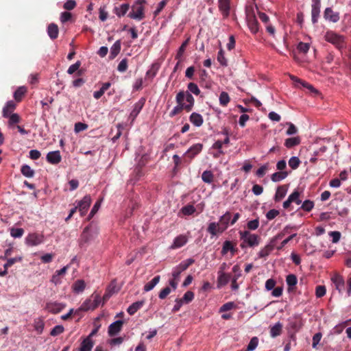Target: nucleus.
<instances>
[{
	"instance_id": "55",
	"label": "nucleus",
	"mask_w": 351,
	"mask_h": 351,
	"mask_svg": "<svg viewBox=\"0 0 351 351\" xmlns=\"http://www.w3.org/2000/svg\"><path fill=\"white\" fill-rule=\"evenodd\" d=\"M102 199L97 200L93 205L88 217V220H90L99 210L101 207Z\"/></svg>"
},
{
	"instance_id": "25",
	"label": "nucleus",
	"mask_w": 351,
	"mask_h": 351,
	"mask_svg": "<svg viewBox=\"0 0 351 351\" xmlns=\"http://www.w3.org/2000/svg\"><path fill=\"white\" fill-rule=\"evenodd\" d=\"M130 8L129 3H122L119 6H116L113 9V12L116 14L119 18L123 17L125 15Z\"/></svg>"
},
{
	"instance_id": "48",
	"label": "nucleus",
	"mask_w": 351,
	"mask_h": 351,
	"mask_svg": "<svg viewBox=\"0 0 351 351\" xmlns=\"http://www.w3.org/2000/svg\"><path fill=\"white\" fill-rule=\"evenodd\" d=\"M314 206L315 204L313 201L310 199H306L302 203L299 209L303 210L306 212H310L314 208Z\"/></svg>"
},
{
	"instance_id": "11",
	"label": "nucleus",
	"mask_w": 351,
	"mask_h": 351,
	"mask_svg": "<svg viewBox=\"0 0 351 351\" xmlns=\"http://www.w3.org/2000/svg\"><path fill=\"white\" fill-rule=\"evenodd\" d=\"M302 325V319L298 315H294L288 319V328L293 332L299 331Z\"/></svg>"
},
{
	"instance_id": "47",
	"label": "nucleus",
	"mask_w": 351,
	"mask_h": 351,
	"mask_svg": "<svg viewBox=\"0 0 351 351\" xmlns=\"http://www.w3.org/2000/svg\"><path fill=\"white\" fill-rule=\"evenodd\" d=\"M217 59L221 66L226 67L228 66V60L225 57V52L222 48H220L219 50Z\"/></svg>"
},
{
	"instance_id": "32",
	"label": "nucleus",
	"mask_w": 351,
	"mask_h": 351,
	"mask_svg": "<svg viewBox=\"0 0 351 351\" xmlns=\"http://www.w3.org/2000/svg\"><path fill=\"white\" fill-rule=\"evenodd\" d=\"M94 346V341L84 338L80 343L78 351H92Z\"/></svg>"
},
{
	"instance_id": "61",
	"label": "nucleus",
	"mask_w": 351,
	"mask_h": 351,
	"mask_svg": "<svg viewBox=\"0 0 351 351\" xmlns=\"http://www.w3.org/2000/svg\"><path fill=\"white\" fill-rule=\"evenodd\" d=\"M8 124L9 126H12L14 124L18 123L20 121V117L16 113L9 114Z\"/></svg>"
},
{
	"instance_id": "50",
	"label": "nucleus",
	"mask_w": 351,
	"mask_h": 351,
	"mask_svg": "<svg viewBox=\"0 0 351 351\" xmlns=\"http://www.w3.org/2000/svg\"><path fill=\"white\" fill-rule=\"evenodd\" d=\"M219 104L222 106H226L230 102V98L228 93L223 91L219 95Z\"/></svg>"
},
{
	"instance_id": "33",
	"label": "nucleus",
	"mask_w": 351,
	"mask_h": 351,
	"mask_svg": "<svg viewBox=\"0 0 351 351\" xmlns=\"http://www.w3.org/2000/svg\"><path fill=\"white\" fill-rule=\"evenodd\" d=\"M223 144L221 141L217 140L212 145L211 148L213 149H216L217 152L213 154V157L217 158L220 157L221 155L225 154V152L222 149Z\"/></svg>"
},
{
	"instance_id": "1",
	"label": "nucleus",
	"mask_w": 351,
	"mask_h": 351,
	"mask_svg": "<svg viewBox=\"0 0 351 351\" xmlns=\"http://www.w3.org/2000/svg\"><path fill=\"white\" fill-rule=\"evenodd\" d=\"M177 105L173 107L169 112V117H173L180 113L183 110L186 112H191L195 105V99L193 95L188 93H184V90L178 92L176 96Z\"/></svg>"
},
{
	"instance_id": "44",
	"label": "nucleus",
	"mask_w": 351,
	"mask_h": 351,
	"mask_svg": "<svg viewBox=\"0 0 351 351\" xmlns=\"http://www.w3.org/2000/svg\"><path fill=\"white\" fill-rule=\"evenodd\" d=\"M184 93H188L192 95L194 94L195 95H199L200 94V90L198 86L194 82H190L187 85V90L184 91Z\"/></svg>"
},
{
	"instance_id": "46",
	"label": "nucleus",
	"mask_w": 351,
	"mask_h": 351,
	"mask_svg": "<svg viewBox=\"0 0 351 351\" xmlns=\"http://www.w3.org/2000/svg\"><path fill=\"white\" fill-rule=\"evenodd\" d=\"M44 327L45 323L42 318L39 317L34 320V328L38 332V334L43 333Z\"/></svg>"
},
{
	"instance_id": "34",
	"label": "nucleus",
	"mask_w": 351,
	"mask_h": 351,
	"mask_svg": "<svg viewBox=\"0 0 351 351\" xmlns=\"http://www.w3.org/2000/svg\"><path fill=\"white\" fill-rule=\"evenodd\" d=\"M232 271L233 272H238V274L237 275H234V277L232 278V285H231L232 289V290H237L239 288V285L237 283V281L239 279V278L241 276V269H240L239 265H234L233 267H232Z\"/></svg>"
},
{
	"instance_id": "63",
	"label": "nucleus",
	"mask_w": 351,
	"mask_h": 351,
	"mask_svg": "<svg viewBox=\"0 0 351 351\" xmlns=\"http://www.w3.org/2000/svg\"><path fill=\"white\" fill-rule=\"evenodd\" d=\"M328 235L332 238V243H338L341 237V234L339 231H331L328 233Z\"/></svg>"
},
{
	"instance_id": "59",
	"label": "nucleus",
	"mask_w": 351,
	"mask_h": 351,
	"mask_svg": "<svg viewBox=\"0 0 351 351\" xmlns=\"http://www.w3.org/2000/svg\"><path fill=\"white\" fill-rule=\"evenodd\" d=\"M258 339L257 337H252L247 346V351H253L254 350L256 347L258 346Z\"/></svg>"
},
{
	"instance_id": "3",
	"label": "nucleus",
	"mask_w": 351,
	"mask_h": 351,
	"mask_svg": "<svg viewBox=\"0 0 351 351\" xmlns=\"http://www.w3.org/2000/svg\"><path fill=\"white\" fill-rule=\"evenodd\" d=\"M324 40L334 45L337 49L341 50L346 47L345 36L332 30H328L324 36Z\"/></svg>"
},
{
	"instance_id": "42",
	"label": "nucleus",
	"mask_w": 351,
	"mask_h": 351,
	"mask_svg": "<svg viewBox=\"0 0 351 351\" xmlns=\"http://www.w3.org/2000/svg\"><path fill=\"white\" fill-rule=\"evenodd\" d=\"M289 175L287 171H278L271 176V180L273 182H278L285 179Z\"/></svg>"
},
{
	"instance_id": "17",
	"label": "nucleus",
	"mask_w": 351,
	"mask_h": 351,
	"mask_svg": "<svg viewBox=\"0 0 351 351\" xmlns=\"http://www.w3.org/2000/svg\"><path fill=\"white\" fill-rule=\"evenodd\" d=\"M331 281L339 293H342L345 289V281L343 276L339 274H335L331 278Z\"/></svg>"
},
{
	"instance_id": "53",
	"label": "nucleus",
	"mask_w": 351,
	"mask_h": 351,
	"mask_svg": "<svg viewBox=\"0 0 351 351\" xmlns=\"http://www.w3.org/2000/svg\"><path fill=\"white\" fill-rule=\"evenodd\" d=\"M286 282L289 288H293L296 285L298 282V279L295 275L294 274H289L286 278Z\"/></svg>"
},
{
	"instance_id": "29",
	"label": "nucleus",
	"mask_w": 351,
	"mask_h": 351,
	"mask_svg": "<svg viewBox=\"0 0 351 351\" xmlns=\"http://www.w3.org/2000/svg\"><path fill=\"white\" fill-rule=\"evenodd\" d=\"M287 193V186L286 185L279 186L276 189V191L274 195V201L276 202H280L282 199Z\"/></svg>"
},
{
	"instance_id": "45",
	"label": "nucleus",
	"mask_w": 351,
	"mask_h": 351,
	"mask_svg": "<svg viewBox=\"0 0 351 351\" xmlns=\"http://www.w3.org/2000/svg\"><path fill=\"white\" fill-rule=\"evenodd\" d=\"M86 285L83 280H77L73 285V291L75 293H82L85 289Z\"/></svg>"
},
{
	"instance_id": "64",
	"label": "nucleus",
	"mask_w": 351,
	"mask_h": 351,
	"mask_svg": "<svg viewBox=\"0 0 351 351\" xmlns=\"http://www.w3.org/2000/svg\"><path fill=\"white\" fill-rule=\"evenodd\" d=\"M297 49L300 52L306 53L310 49V45L308 43L300 42L297 46Z\"/></svg>"
},
{
	"instance_id": "39",
	"label": "nucleus",
	"mask_w": 351,
	"mask_h": 351,
	"mask_svg": "<svg viewBox=\"0 0 351 351\" xmlns=\"http://www.w3.org/2000/svg\"><path fill=\"white\" fill-rule=\"evenodd\" d=\"M160 276H156L151 281L148 282L144 285L143 291L145 292H148L152 291L156 285L160 282Z\"/></svg>"
},
{
	"instance_id": "15",
	"label": "nucleus",
	"mask_w": 351,
	"mask_h": 351,
	"mask_svg": "<svg viewBox=\"0 0 351 351\" xmlns=\"http://www.w3.org/2000/svg\"><path fill=\"white\" fill-rule=\"evenodd\" d=\"M66 306L65 304L58 302H49L46 304L45 308L49 313L57 314L62 311Z\"/></svg>"
},
{
	"instance_id": "58",
	"label": "nucleus",
	"mask_w": 351,
	"mask_h": 351,
	"mask_svg": "<svg viewBox=\"0 0 351 351\" xmlns=\"http://www.w3.org/2000/svg\"><path fill=\"white\" fill-rule=\"evenodd\" d=\"M64 331V328L62 325L55 326L50 332V335L53 337L58 336Z\"/></svg>"
},
{
	"instance_id": "2",
	"label": "nucleus",
	"mask_w": 351,
	"mask_h": 351,
	"mask_svg": "<svg viewBox=\"0 0 351 351\" xmlns=\"http://www.w3.org/2000/svg\"><path fill=\"white\" fill-rule=\"evenodd\" d=\"M99 227L93 222L90 223L84 228L78 239V244L81 248L86 247L93 242L99 234Z\"/></svg>"
},
{
	"instance_id": "6",
	"label": "nucleus",
	"mask_w": 351,
	"mask_h": 351,
	"mask_svg": "<svg viewBox=\"0 0 351 351\" xmlns=\"http://www.w3.org/2000/svg\"><path fill=\"white\" fill-rule=\"evenodd\" d=\"M240 238L243 241L241 247L244 248L245 246L254 247L258 246L260 243V237L255 234H252L248 230L240 231Z\"/></svg>"
},
{
	"instance_id": "9",
	"label": "nucleus",
	"mask_w": 351,
	"mask_h": 351,
	"mask_svg": "<svg viewBox=\"0 0 351 351\" xmlns=\"http://www.w3.org/2000/svg\"><path fill=\"white\" fill-rule=\"evenodd\" d=\"M276 241H277L274 237L271 238L269 243L259 251L257 254L258 258H262L267 257L275 248Z\"/></svg>"
},
{
	"instance_id": "38",
	"label": "nucleus",
	"mask_w": 351,
	"mask_h": 351,
	"mask_svg": "<svg viewBox=\"0 0 351 351\" xmlns=\"http://www.w3.org/2000/svg\"><path fill=\"white\" fill-rule=\"evenodd\" d=\"M228 252H230L232 255H234L236 252V249L231 241H225L223 243L221 254L226 255Z\"/></svg>"
},
{
	"instance_id": "60",
	"label": "nucleus",
	"mask_w": 351,
	"mask_h": 351,
	"mask_svg": "<svg viewBox=\"0 0 351 351\" xmlns=\"http://www.w3.org/2000/svg\"><path fill=\"white\" fill-rule=\"evenodd\" d=\"M286 125L288 126V129L286 131L287 135L291 136L298 133V128L291 122H287Z\"/></svg>"
},
{
	"instance_id": "57",
	"label": "nucleus",
	"mask_w": 351,
	"mask_h": 351,
	"mask_svg": "<svg viewBox=\"0 0 351 351\" xmlns=\"http://www.w3.org/2000/svg\"><path fill=\"white\" fill-rule=\"evenodd\" d=\"M288 163L292 169H296L300 164V160L298 156H292L289 160Z\"/></svg>"
},
{
	"instance_id": "35",
	"label": "nucleus",
	"mask_w": 351,
	"mask_h": 351,
	"mask_svg": "<svg viewBox=\"0 0 351 351\" xmlns=\"http://www.w3.org/2000/svg\"><path fill=\"white\" fill-rule=\"evenodd\" d=\"M301 143V138L300 136H294L288 138L285 141V146L288 148L291 149L293 148L298 145H300Z\"/></svg>"
},
{
	"instance_id": "36",
	"label": "nucleus",
	"mask_w": 351,
	"mask_h": 351,
	"mask_svg": "<svg viewBox=\"0 0 351 351\" xmlns=\"http://www.w3.org/2000/svg\"><path fill=\"white\" fill-rule=\"evenodd\" d=\"M16 104L14 101L10 100L6 102L5 106L3 108V117H8L9 114L12 113V112L15 109Z\"/></svg>"
},
{
	"instance_id": "52",
	"label": "nucleus",
	"mask_w": 351,
	"mask_h": 351,
	"mask_svg": "<svg viewBox=\"0 0 351 351\" xmlns=\"http://www.w3.org/2000/svg\"><path fill=\"white\" fill-rule=\"evenodd\" d=\"M202 179L205 183L210 184L213 181V174L211 171H204L202 174Z\"/></svg>"
},
{
	"instance_id": "7",
	"label": "nucleus",
	"mask_w": 351,
	"mask_h": 351,
	"mask_svg": "<svg viewBox=\"0 0 351 351\" xmlns=\"http://www.w3.org/2000/svg\"><path fill=\"white\" fill-rule=\"evenodd\" d=\"M246 21L250 32L256 34L259 30V25L253 8L246 10Z\"/></svg>"
},
{
	"instance_id": "51",
	"label": "nucleus",
	"mask_w": 351,
	"mask_h": 351,
	"mask_svg": "<svg viewBox=\"0 0 351 351\" xmlns=\"http://www.w3.org/2000/svg\"><path fill=\"white\" fill-rule=\"evenodd\" d=\"M300 192L298 190H295L289 195L288 198L291 200V203L295 202L296 204L299 205L302 203V200L300 199Z\"/></svg>"
},
{
	"instance_id": "18",
	"label": "nucleus",
	"mask_w": 351,
	"mask_h": 351,
	"mask_svg": "<svg viewBox=\"0 0 351 351\" xmlns=\"http://www.w3.org/2000/svg\"><path fill=\"white\" fill-rule=\"evenodd\" d=\"M123 322L121 319L117 320L110 324L108 330V335L110 337L114 336L121 330Z\"/></svg>"
},
{
	"instance_id": "62",
	"label": "nucleus",
	"mask_w": 351,
	"mask_h": 351,
	"mask_svg": "<svg viewBox=\"0 0 351 351\" xmlns=\"http://www.w3.org/2000/svg\"><path fill=\"white\" fill-rule=\"evenodd\" d=\"M24 230L23 228H12L10 230V235L14 238H20L23 236Z\"/></svg>"
},
{
	"instance_id": "54",
	"label": "nucleus",
	"mask_w": 351,
	"mask_h": 351,
	"mask_svg": "<svg viewBox=\"0 0 351 351\" xmlns=\"http://www.w3.org/2000/svg\"><path fill=\"white\" fill-rule=\"evenodd\" d=\"M6 263L3 265V268L8 269V267H11L15 263L21 262L22 261V256H16L14 258H6Z\"/></svg>"
},
{
	"instance_id": "40",
	"label": "nucleus",
	"mask_w": 351,
	"mask_h": 351,
	"mask_svg": "<svg viewBox=\"0 0 351 351\" xmlns=\"http://www.w3.org/2000/svg\"><path fill=\"white\" fill-rule=\"evenodd\" d=\"M282 328V324L280 322H276L270 328V331H269L270 336L273 338L279 336L281 334Z\"/></svg>"
},
{
	"instance_id": "10",
	"label": "nucleus",
	"mask_w": 351,
	"mask_h": 351,
	"mask_svg": "<svg viewBox=\"0 0 351 351\" xmlns=\"http://www.w3.org/2000/svg\"><path fill=\"white\" fill-rule=\"evenodd\" d=\"M231 0H217L218 9L224 19L228 18L230 14Z\"/></svg>"
},
{
	"instance_id": "13",
	"label": "nucleus",
	"mask_w": 351,
	"mask_h": 351,
	"mask_svg": "<svg viewBox=\"0 0 351 351\" xmlns=\"http://www.w3.org/2000/svg\"><path fill=\"white\" fill-rule=\"evenodd\" d=\"M321 1L312 0L311 4V20L313 24L317 23L320 14Z\"/></svg>"
},
{
	"instance_id": "22",
	"label": "nucleus",
	"mask_w": 351,
	"mask_h": 351,
	"mask_svg": "<svg viewBox=\"0 0 351 351\" xmlns=\"http://www.w3.org/2000/svg\"><path fill=\"white\" fill-rule=\"evenodd\" d=\"M202 149L203 144L195 143L191 146L184 153V154H189V157H190L191 158H193L202 152Z\"/></svg>"
},
{
	"instance_id": "49",
	"label": "nucleus",
	"mask_w": 351,
	"mask_h": 351,
	"mask_svg": "<svg viewBox=\"0 0 351 351\" xmlns=\"http://www.w3.org/2000/svg\"><path fill=\"white\" fill-rule=\"evenodd\" d=\"M195 262V260L190 258L182 261L179 265L176 267L181 270L182 271H185L191 265H192Z\"/></svg>"
},
{
	"instance_id": "30",
	"label": "nucleus",
	"mask_w": 351,
	"mask_h": 351,
	"mask_svg": "<svg viewBox=\"0 0 351 351\" xmlns=\"http://www.w3.org/2000/svg\"><path fill=\"white\" fill-rule=\"evenodd\" d=\"M145 304V300H142L140 301H136L132 303L131 305L128 306L127 308V312L129 315H132L135 314Z\"/></svg>"
},
{
	"instance_id": "14",
	"label": "nucleus",
	"mask_w": 351,
	"mask_h": 351,
	"mask_svg": "<svg viewBox=\"0 0 351 351\" xmlns=\"http://www.w3.org/2000/svg\"><path fill=\"white\" fill-rule=\"evenodd\" d=\"M231 216V213L229 211H226L223 215L220 217V226H219L218 228L219 233L224 232L228 228L229 225H230Z\"/></svg>"
},
{
	"instance_id": "19",
	"label": "nucleus",
	"mask_w": 351,
	"mask_h": 351,
	"mask_svg": "<svg viewBox=\"0 0 351 351\" xmlns=\"http://www.w3.org/2000/svg\"><path fill=\"white\" fill-rule=\"evenodd\" d=\"M47 161L51 165H57L60 162L62 156L58 150L49 152L46 156Z\"/></svg>"
},
{
	"instance_id": "26",
	"label": "nucleus",
	"mask_w": 351,
	"mask_h": 351,
	"mask_svg": "<svg viewBox=\"0 0 351 351\" xmlns=\"http://www.w3.org/2000/svg\"><path fill=\"white\" fill-rule=\"evenodd\" d=\"M190 122L195 127L199 128L202 126L204 123V119L199 113L193 112L189 116Z\"/></svg>"
},
{
	"instance_id": "27",
	"label": "nucleus",
	"mask_w": 351,
	"mask_h": 351,
	"mask_svg": "<svg viewBox=\"0 0 351 351\" xmlns=\"http://www.w3.org/2000/svg\"><path fill=\"white\" fill-rule=\"evenodd\" d=\"M121 48V42L120 40H117L114 43L110 49L109 59H114L117 55L120 53Z\"/></svg>"
},
{
	"instance_id": "21",
	"label": "nucleus",
	"mask_w": 351,
	"mask_h": 351,
	"mask_svg": "<svg viewBox=\"0 0 351 351\" xmlns=\"http://www.w3.org/2000/svg\"><path fill=\"white\" fill-rule=\"evenodd\" d=\"M145 98L141 97L137 102H136L133 105L132 110L130 112L131 117L135 119L138 115V114L143 109V106H145Z\"/></svg>"
},
{
	"instance_id": "31",
	"label": "nucleus",
	"mask_w": 351,
	"mask_h": 351,
	"mask_svg": "<svg viewBox=\"0 0 351 351\" xmlns=\"http://www.w3.org/2000/svg\"><path fill=\"white\" fill-rule=\"evenodd\" d=\"M298 228H299V226H295V225H291V224L287 225L283 228V230L280 233H278L275 237H274V238L276 241H278V239H282L286 234H289L291 230H293L296 231L298 230Z\"/></svg>"
},
{
	"instance_id": "23",
	"label": "nucleus",
	"mask_w": 351,
	"mask_h": 351,
	"mask_svg": "<svg viewBox=\"0 0 351 351\" xmlns=\"http://www.w3.org/2000/svg\"><path fill=\"white\" fill-rule=\"evenodd\" d=\"M160 67V64L158 62H153L145 73L146 77L152 80L156 76Z\"/></svg>"
},
{
	"instance_id": "8",
	"label": "nucleus",
	"mask_w": 351,
	"mask_h": 351,
	"mask_svg": "<svg viewBox=\"0 0 351 351\" xmlns=\"http://www.w3.org/2000/svg\"><path fill=\"white\" fill-rule=\"evenodd\" d=\"M91 203V197L89 195H85L81 200L77 202L76 206L79 210L80 215L82 217L86 215Z\"/></svg>"
},
{
	"instance_id": "28",
	"label": "nucleus",
	"mask_w": 351,
	"mask_h": 351,
	"mask_svg": "<svg viewBox=\"0 0 351 351\" xmlns=\"http://www.w3.org/2000/svg\"><path fill=\"white\" fill-rule=\"evenodd\" d=\"M47 35L51 40H55L58 38L59 34V29L56 24L50 23L47 28Z\"/></svg>"
},
{
	"instance_id": "5",
	"label": "nucleus",
	"mask_w": 351,
	"mask_h": 351,
	"mask_svg": "<svg viewBox=\"0 0 351 351\" xmlns=\"http://www.w3.org/2000/svg\"><path fill=\"white\" fill-rule=\"evenodd\" d=\"M101 299L99 294L94 292L90 298H87L80 306L79 308L75 310V313L79 311H93L97 308L101 304Z\"/></svg>"
},
{
	"instance_id": "56",
	"label": "nucleus",
	"mask_w": 351,
	"mask_h": 351,
	"mask_svg": "<svg viewBox=\"0 0 351 351\" xmlns=\"http://www.w3.org/2000/svg\"><path fill=\"white\" fill-rule=\"evenodd\" d=\"M195 208L191 204L184 206L180 210L181 213L184 215H191L195 212Z\"/></svg>"
},
{
	"instance_id": "4",
	"label": "nucleus",
	"mask_w": 351,
	"mask_h": 351,
	"mask_svg": "<svg viewBox=\"0 0 351 351\" xmlns=\"http://www.w3.org/2000/svg\"><path fill=\"white\" fill-rule=\"evenodd\" d=\"M146 0H135L132 5V11L128 14V17L140 21L145 18V4Z\"/></svg>"
},
{
	"instance_id": "24",
	"label": "nucleus",
	"mask_w": 351,
	"mask_h": 351,
	"mask_svg": "<svg viewBox=\"0 0 351 351\" xmlns=\"http://www.w3.org/2000/svg\"><path fill=\"white\" fill-rule=\"evenodd\" d=\"M230 280V274L222 272H217V287L220 289L226 285Z\"/></svg>"
},
{
	"instance_id": "41",
	"label": "nucleus",
	"mask_w": 351,
	"mask_h": 351,
	"mask_svg": "<svg viewBox=\"0 0 351 351\" xmlns=\"http://www.w3.org/2000/svg\"><path fill=\"white\" fill-rule=\"evenodd\" d=\"M21 172L23 176L27 178H31L34 176L35 172L28 165H23L21 168Z\"/></svg>"
},
{
	"instance_id": "37",
	"label": "nucleus",
	"mask_w": 351,
	"mask_h": 351,
	"mask_svg": "<svg viewBox=\"0 0 351 351\" xmlns=\"http://www.w3.org/2000/svg\"><path fill=\"white\" fill-rule=\"evenodd\" d=\"M26 93L27 88L25 86L18 87L13 94V97L15 101L17 102H20Z\"/></svg>"
},
{
	"instance_id": "16",
	"label": "nucleus",
	"mask_w": 351,
	"mask_h": 351,
	"mask_svg": "<svg viewBox=\"0 0 351 351\" xmlns=\"http://www.w3.org/2000/svg\"><path fill=\"white\" fill-rule=\"evenodd\" d=\"M188 242V237L184 234L177 236L173 241L172 244L169 247V250H175L184 246Z\"/></svg>"
},
{
	"instance_id": "43",
	"label": "nucleus",
	"mask_w": 351,
	"mask_h": 351,
	"mask_svg": "<svg viewBox=\"0 0 351 351\" xmlns=\"http://www.w3.org/2000/svg\"><path fill=\"white\" fill-rule=\"evenodd\" d=\"M220 223L217 222H210L207 228V232L211 235L212 237L217 235L219 232L218 228Z\"/></svg>"
},
{
	"instance_id": "12",
	"label": "nucleus",
	"mask_w": 351,
	"mask_h": 351,
	"mask_svg": "<svg viewBox=\"0 0 351 351\" xmlns=\"http://www.w3.org/2000/svg\"><path fill=\"white\" fill-rule=\"evenodd\" d=\"M44 241V236L37 233L29 234L25 238V243L28 246H36Z\"/></svg>"
},
{
	"instance_id": "20",
	"label": "nucleus",
	"mask_w": 351,
	"mask_h": 351,
	"mask_svg": "<svg viewBox=\"0 0 351 351\" xmlns=\"http://www.w3.org/2000/svg\"><path fill=\"white\" fill-rule=\"evenodd\" d=\"M324 17L326 21L337 23L339 20V12H334L331 8H326L324 12Z\"/></svg>"
}]
</instances>
